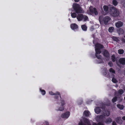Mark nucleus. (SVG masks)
<instances>
[{"label": "nucleus", "mask_w": 125, "mask_h": 125, "mask_svg": "<svg viewBox=\"0 0 125 125\" xmlns=\"http://www.w3.org/2000/svg\"><path fill=\"white\" fill-rule=\"evenodd\" d=\"M123 23V22L120 21H118V22L116 23Z\"/></svg>", "instance_id": "nucleus-46"}, {"label": "nucleus", "mask_w": 125, "mask_h": 125, "mask_svg": "<svg viewBox=\"0 0 125 125\" xmlns=\"http://www.w3.org/2000/svg\"><path fill=\"white\" fill-rule=\"evenodd\" d=\"M110 12L111 15L114 17L118 16L119 15V12L118 10L114 7H110Z\"/></svg>", "instance_id": "nucleus-3"}, {"label": "nucleus", "mask_w": 125, "mask_h": 125, "mask_svg": "<svg viewBox=\"0 0 125 125\" xmlns=\"http://www.w3.org/2000/svg\"><path fill=\"white\" fill-rule=\"evenodd\" d=\"M94 28H95V27H94V25L93 26H92L90 30L92 31H93L94 30Z\"/></svg>", "instance_id": "nucleus-41"}, {"label": "nucleus", "mask_w": 125, "mask_h": 125, "mask_svg": "<svg viewBox=\"0 0 125 125\" xmlns=\"http://www.w3.org/2000/svg\"><path fill=\"white\" fill-rule=\"evenodd\" d=\"M80 0H74V1L76 2H78Z\"/></svg>", "instance_id": "nucleus-48"}, {"label": "nucleus", "mask_w": 125, "mask_h": 125, "mask_svg": "<svg viewBox=\"0 0 125 125\" xmlns=\"http://www.w3.org/2000/svg\"><path fill=\"white\" fill-rule=\"evenodd\" d=\"M103 55L105 57L108 58L109 57V54L108 52L106 50H105L104 52Z\"/></svg>", "instance_id": "nucleus-13"}, {"label": "nucleus", "mask_w": 125, "mask_h": 125, "mask_svg": "<svg viewBox=\"0 0 125 125\" xmlns=\"http://www.w3.org/2000/svg\"><path fill=\"white\" fill-rule=\"evenodd\" d=\"M122 99H121V100L119 102H121L122 101Z\"/></svg>", "instance_id": "nucleus-50"}, {"label": "nucleus", "mask_w": 125, "mask_h": 125, "mask_svg": "<svg viewBox=\"0 0 125 125\" xmlns=\"http://www.w3.org/2000/svg\"><path fill=\"white\" fill-rule=\"evenodd\" d=\"M112 76L113 77L112 79V82L115 83H117L118 82V81L116 80V78L114 77L115 76L114 74H112Z\"/></svg>", "instance_id": "nucleus-16"}, {"label": "nucleus", "mask_w": 125, "mask_h": 125, "mask_svg": "<svg viewBox=\"0 0 125 125\" xmlns=\"http://www.w3.org/2000/svg\"><path fill=\"white\" fill-rule=\"evenodd\" d=\"M110 17L108 16H106L104 18L103 20L104 23H107L110 20Z\"/></svg>", "instance_id": "nucleus-8"}, {"label": "nucleus", "mask_w": 125, "mask_h": 125, "mask_svg": "<svg viewBox=\"0 0 125 125\" xmlns=\"http://www.w3.org/2000/svg\"><path fill=\"white\" fill-rule=\"evenodd\" d=\"M72 17L73 18H74L76 17L77 15L75 13H73L71 14Z\"/></svg>", "instance_id": "nucleus-32"}, {"label": "nucleus", "mask_w": 125, "mask_h": 125, "mask_svg": "<svg viewBox=\"0 0 125 125\" xmlns=\"http://www.w3.org/2000/svg\"><path fill=\"white\" fill-rule=\"evenodd\" d=\"M40 91L43 95H44L45 94L46 92L44 90L40 89Z\"/></svg>", "instance_id": "nucleus-31"}, {"label": "nucleus", "mask_w": 125, "mask_h": 125, "mask_svg": "<svg viewBox=\"0 0 125 125\" xmlns=\"http://www.w3.org/2000/svg\"><path fill=\"white\" fill-rule=\"evenodd\" d=\"M73 8L77 13H83L84 12L80 5L76 3H73L72 5Z\"/></svg>", "instance_id": "nucleus-2"}, {"label": "nucleus", "mask_w": 125, "mask_h": 125, "mask_svg": "<svg viewBox=\"0 0 125 125\" xmlns=\"http://www.w3.org/2000/svg\"><path fill=\"white\" fill-rule=\"evenodd\" d=\"M64 108L63 106H62L61 107H59L58 109H56V110L57 111H62L64 110Z\"/></svg>", "instance_id": "nucleus-25"}, {"label": "nucleus", "mask_w": 125, "mask_h": 125, "mask_svg": "<svg viewBox=\"0 0 125 125\" xmlns=\"http://www.w3.org/2000/svg\"><path fill=\"white\" fill-rule=\"evenodd\" d=\"M121 99H120V100H121Z\"/></svg>", "instance_id": "nucleus-54"}, {"label": "nucleus", "mask_w": 125, "mask_h": 125, "mask_svg": "<svg viewBox=\"0 0 125 125\" xmlns=\"http://www.w3.org/2000/svg\"><path fill=\"white\" fill-rule=\"evenodd\" d=\"M96 62L97 63H104V62H103V59H101L97 60L96 61Z\"/></svg>", "instance_id": "nucleus-20"}, {"label": "nucleus", "mask_w": 125, "mask_h": 125, "mask_svg": "<svg viewBox=\"0 0 125 125\" xmlns=\"http://www.w3.org/2000/svg\"><path fill=\"white\" fill-rule=\"evenodd\" d=\"M112 125H117L115 121H113L112 123Z\"/></svg>", "instance_id": "nucleus-45"}, {"label": "nucleus", "mask_w": 125, "mask_h": 125, "mask_svg": "<svg viewBox=\"0 0 125 125\" xmlns=\"http://www.w3.org/2000/svg\"><path fill=\"white\" fill-rule=\"evenodd\" d=\"M124 5H125V3H124Z\"/></svg>", "instance_id": "nucleus-51"}, {"label": "nucleus", "mask_w": 125, "mask_h": 125, "mask_svg": "<svg viewBox=\"0 0 125 125\" xmlns=\"http://www.w3.org/2000/svg\"><path fill=\"white\" fill-rule=\"evenodd\" d=\"M94 111L96 113L98 114L101 112V109L99 107H97L94 109Z\"/></svg>", "instance_id": "nucleus-15"}, {"label": "nucleus", "mask_w": 125, "mask_h": 125, "mask_svg": "<svg viewBox=\"0 0 125 125\" xmlns=\"http://www.w3.org/2000/svg\"><path fill=\"white\" fill-rule=\"evenodd\" d=\"M111 58L113 62H114L116 61V63L118 64L119 62L117 60H116L115 55L113 54L111 56Z\"/></svg>", "instance_id": "nucleus-10"}, {"label": "nucleus", "mask_w": 125, "mask_h": 125, "mask_svg": "<svg viewBox=\"0 0 125 125\" xmlns=\"http://www.w3.org/2000/svg\"><path fill=\"white\" fill-rule=\"evenodd\" d=\"M103 19V16H100L99 17V20L100 23L102 22V21Z\"/></svg>", "instance_id": "nucleus-37"}, {"label": "nucleus", "mask_w": 125, "mask_h": 125, "mask_svg": "<svg viewBox=\"0 0 125 125\" xmlns=\"http://www.w3.org/2000/svg\"><path fill=\"white\" fill-rule=\"evenodd\" d=\"M71 28L73 30H75L78 28V26L76 24H72L71 25Z\"/></svg>", "instance_id": "nucleus-14"}, {"label": "nucleus", "mask_w": 125, "mask_h": 125, "mask_svg": "<svg viewBox=\"0 0 125 125\" xmlns=\"http://www.w3.org/2000/svg\"><path fill=\"white\" fill-rule=\"evenodd\" d=\"M93 125H104L103 124L99 123L97 125L95 123H94L93 124Z\"/></svg>", "instance_id": "nucleus-38"}, {"label": "nucleus", "mask_w": 125, "mask_h": 125, "mask_svg": "<svg viewBox=\"0 0 125 125\" xmlns=\"http://www.w3.org/2000/svg\"><path fill=\"white\" fill-rule=\"evenodd\" d=\"M113 27H110L109 29V32H112V30H113Z\"/></svg>", "instance_id": "nucleus-43"}, {"label": "nucleus", "mask_w": 125, "mask_h": 125, "mask_svg": "<svg viewBox=\"0 0 125 125\" xmlns=\"http://www.w3.org/2000/svg\"><path fill=\"white\" fill-rule=\"evenodd\" d=\"M117 100V97H115L112 99V101L113 103H114Z\"/></svg>", "instance_id": "nucleus-28"}, {"label": "nucleus", "mask_w": 125, "mask_h": 125, "mask_svg": "<svg viewBox=\"0 0 125 125\" xmlns=\"http://www.w3.org/2000/svg\"><path fill=\"white\" fill-rule=\"evenodd\" d=\"M113 4L115 6H116L117 5L118 2L116 0H113L112 1Z\"/></svg>", "instance_id": "nucleus-26"}, {"label": "nucleus", "mask_w": 125, "mask_h": 125, "mask_svg": "<svg viewBox=\"0 0 125 125\" xmlns=\"http://www.w3.org/2000/svg\"><path fill=\"white\" fill-rule=\"evenodd\" d=\"M70 115L69 112H67L65 113L62 114L61 115V117L62 118H67Z\"/></svg>", "instance_id": "nucleus-6"}, {"label": "nucleus", "mask_w": 125, "mask_h": 125, "mask_svg": "<svg viewBox=\"0 0 125 125\" xmlns=\"http://www.w3.org/2000/svg\"><path fill=\"white\" fill-rule=\"evenodd\" d=\"M61 104L62 106H63L65 105V103L64 101L62 100H61Z\"/></svg>", "instance_id": "nucleus-34"}, {"label": "nucleus", "mask_w": 125, "mask_h": 125, "mask_svg": "<svg viewBox=\"0 0 125 125\" xmlns=\"http://www.w3.org/2000/svg\"><path fill=\"white\" fill-rule=\"evenodd\" d=\"M104 46L102 45L97 43L95 45V56L98 59H102V57L99 54L101 53V49L103 48Z\"/></svg>", "instance_id": "nucleus-1"}, {"label": "nucleus", "mask_w": 125, "mask_h": 125, "mask_svg": "<svg viewBox=\"0 0 125 125\" xmlns=\"http://www.w3.org/2000/svg\"><path fill=\"white\" fill-rule=\"evenodd\" d=\"M117 107L121 110L123 109L124 107V106L123 105H121L119 104H117Z\"/></svg>", "instance_id": "nucleus-18"}, {"label": "nucleus", "mask_w": 125, "mask_h": 125, "mask_svg": "<svg viewBox=\"0 0 125 125\" xmlns=\"http://www.w3.org/2000/svg\"><path fill=\"white\" fill-rule=\"evenodd\" d=\"M94 27H95V28H98L99 27V25L98 24H95L94 25Z\"/></svg>", "instance_id": "nucleus-42"}, {"label": "nucleus", "mask_w": 125, "mask_h": 125, "mask_svg": "<svg viewBox=\"0 0 125 125\" xmlns=\"http://www.w3.org/2000/svg\"><path fill=\"white\" fill-rule=\"evenodd\" d=\"M83 114L85 116H88L89 115V112L87 111H85L83 112Z\"/></svg>", "instance_id": "nucleus-21"}, {"label": "nucleus", "mask_w": 125, "mask_h": 125, "mask_svg": "<svg viewBox=\"0 0 125 125\" xmlns=\"http://www.w3.org/2000/svg\"><path fill=\"white\" fill-rule=\"evenodd\" d=\"M89 9L90 14H92L93 13H94L95 15H97L98 14V12L95 8L90 6V7Z\"/></svg>", "instance_id": "nucleus-5"}, {"label": "nucleus", "mask_w": 125, "mask_h": 125, "mask_svg": "<svg viewBox=\"0 0 125 125\" xmlns=\"http://www.w3.org/2000/svg\"><path fill=\"white\" fill-rule=\"evenodd\" d=\"M82 103V101H81L80 102H78V104L79 105H80Z\"/></svg>", "instance_id": "nucleus-44"}, {"label": "nucleus", "mask_w": 125, "mask_h": 125, "mask_svg": "<svg viewBox=\"0 0 125 125\" xmlns=\"http://www.w3.org/2000/svg\"><path fill=\"white\" fill-rule=\"evenodd\" d=\"M81 28L82 30L84 31H86L87 30V27L85 25H82Z\"/></svg>", "instance_id": "nucleus-19"}, {"label": "nucleus", "mask_w": 125, "mask_h": 125, "mask_svg": "<svg viewBox=\"0 0 125 125\" xmlns=\"http://www.w3.org/2000/svg\"><path fill=\"white\" fill-rule=\"evenodd\" d=\"M120 64H125V58H121L119 59L118 62Z\"/></svg>", "instance_id": "nucleus-11"}, {"label": "nucleus", "mask_w": 125, "mask_h": 125, "mask_svg": "<svg viewBox=\"0 0 125 125\" xmlns=\"http://www.w3.org/2000/svg\"><path fill=\"white\" fill-rule=\"evenodd\" d=\"M123 42H125V39H123L122 40Z\"/></svg>", "instance_id": "nucleus-47"}, {"label": "nucleus", "mask_w": 125, "mask_h": 125, "mask_svg": "<svg viewBox=\"0 0 125 125\" xmlns=\"http://www.w3.org/2000/svg\"><path fill=\"white\" fill-rule=\"evenodd\" d=\"M77 19L79 21H80L83 19L84 21H85L87 20L88 19V17L86 16H83V14H78L77 17Z\"/></svg>", "instance_id": "nucleus-4"}, {"label": "nucleus", "mask_w": 125, "mask_h": 125, "mask_svg": "<svg viewBox=\"0 0 125 125\" xmlns=\"http://www.w3.org/2000/svg\"><path fill=\"white\" fill-rule=\"evenodd\" d=\"M115 121L117 123L120 124H122L123 122V121L120 117H118L116 118Z\"/></svg>", "instance_id": "nucleus-7"}, {"label": "nucleus", "mask_w": 125, "mask_h": 125, "mask_svg": "<svg viewBox=\"0 0 125 125\" xmlns=\"http://www.w3.org/2000/svg\"><path fill=\"white\" fill-rule=\"evenodd\" d=\"M109 72L113 73L115 74V71L114 69L112 68H111L109 69Z\"/></svg>", "instance_id": "nucleus-24"}, {"label": "nucleus", "mask_w": 125, "mask_h": 125, "mask_svg": "<svg viewBox=\"0 0 125 125\" xmlns=\"http://www.w3.org/2000/svg\"><path fill=\"white\" fill-rule=\"evenodd\" d=\"M49 94L51 95H58L60 96V97L61 99V96L60 93L58 92H56L55 93H53L52 91L49 92Z\"/></svg>", "instance_id": "nucleus-9"}, {"label": "nucleus", "mask_w": 125, "mask_h": 125, "mask_svg": "<svg viewBox=\"0 0 125 125\" xmlns=\"http://www.w3.org/2000/svg\"><path fill=\"white\" fill-rule=\"evenodd\" d=\"M103 113L104 114V116H109L110 114V112L109 111L107 110L106 111H103Z\"/></svg>", "instance_id": "nucleus-12"}, {"label": "nucleus", "mask_w": 125, "mask_h": 125, "mask_svg": "<svg viewBox=\"0 0 125 125\" xmlns=\"http://www.w3.org/2000/svg\"><path fill=\"white\" fill-rule=\"evenodd\" d=\"M118 92L120 94H122L124 93V91L122 89H120L119 90Z\"/></svg>", "instance_id": "nucleus-36"}, {"label": "nucleus", "mask_w": 125, "mask_h": 125, "mask_svg": "<svg viewBox=\"0 0 125 125\" xmlns=\"http://www.w3.org/2000/svg\"><path fill=\"white\" fill-rule=\"evenodd\" d=\"M105 116L103 114L102 115H100L99 116L100 120L101 121L105 118Z\"/></svg>", "instance_id": "nucleus-23"}, {"label": "nucleus", "mask_w": 125, "mask_h": 125, "mask_svg": "<svg viewBox=\"0 0 125 125\" xmlns=\"http://www.w3.org/2000/svg\"><path fill=\"white\" fill-rule=\"evenodd\" d=\"M104 122L107 124H110L112 122V120L111 118H109L106 119Z\"/></svg>", "instance_id": "nucleus-17"}, {"label": "nucleus", "mask_w": 125, "mask_h": 125, "mask_svg": "<svg viewBox=\"0 0 125 125\" xmlns=\"http://www.w3.org/2000/svg\"><path fill=\"white\" fill-rule=\"evenodd\" d=\"M122 119L123 120H125V116H123L122 117Z\"/></svg>", "instance_id": "nucleus-49"}, {"label": "nucleus", "mask_w": 125, "mask_h": 125, "mask_svg": "<svg viewBox=\"0 0 125 125\" xmlns=\"http://www.w3.org/2000/svg\"><path fill=\"white\" fill-rule=\"evenodd\" d=\"M55 96L54 97V98L55 99H57L59 97V96L60 97V96L59 95H54Z\"/></svg>", "instance_id": "nucleus-40"}, {"label": "nucleus", "mask_w": 125, "mask_h": 125, "mask_svg": "<svg viewBox=\"0 0 125 125\" xmlns=\"http://www.w3.org/2000/svg\"><path fill=\"white\" fill-rule=\"evenodd\" d=\"M124 99L125 100V97Z\"/></svg>", "instance_id": "nucleus-52"}, {"label": "nucleus", "mask_w": 125, "mask_h": 125, "mask_svg": "<svg viewBox=\"0 0 125 125\" xmlns=\"http://www.w3.org/2000/svg\"><path fill=\"white\" fill-rule=\"evenodd\" d=\"M108 64L110 67H112L113 66V63L112 62H109Z\"/></svg>", "instance_id": "nucleus-39"}, {"label": "nucleus", "mask_w": 125, "mask_h": 125, "mask_svg": "<svg viewBox=\"0 0 125 125\" xmlns=\"http://www.w3.org/2000/svg\"><path fill=\"white\" fill-rule=\"evenodd\" d=\"M123 24H115L116 27L117 28H119L123 26Z\"/></svg>", "instance_id": "nucleus-33"}, {"label": "nucleus", "mask_w": 125, "mask_h": 125, "mask_svg": "<svg viewBox=\"0 0 125 125\" xmlns=\"http://www.w3.org/2000/svg\"><path fill=\"white\" fill-rule=\"evenodd\" d=\"M103 73L104 75H105L107 74L106 73V70L105 68H104L103 69Z\"/></svg>", "instance_id": "nucleus-35"}, {"label": "nucleus", "mask_w": 125, "mask_h": 125, "mask_svg": "<svg viewBox=\"0 0 125 125\" xmlns=\"http://www.w3.org/2000/svg\"><path fill=\"white\" fill-rule=\"evenodd\" d=\"M118 71H120V70H118Z\"/></svg>", "instance_id": "nucleus-53"}, {"label": "nucleus", "mask_w": 125, "mask_h": 125, "mask_svg": "<svg viewBox=\"0 0 125 125\" xmlns=\"http://www.w3.org/2000/svg\"><path fill=\"white\" fill-rule=\"evenodd\" d=\"M113 39L114 41L117 42H118L119 41V39L117 37H113Z\"/></svg>", "instance_id": "nucleus-30"}, {"label": "nucleus", "mask_w": 125, "mask_h": 125, "mask_svg": "<svg viewBox=\"0 0 125 125\" xmlns=\"http://www.w3.org/2000/svg\"><path fill=\"white\" fill-rule=\"evenodd\" d=\"M104 11L106 12H107L108 10V7L107 6H104Z\"/></svg>", "instance_id": "nucleus-29"}, {"label": "nucleus", "mask_w": 125, "mask_h": 125, "mask_svg": "<svg viewBox=\"0 0 125 125\" xmlns=\"http://www.w3.org/2000/svg\"><path fill=\"white\" fill-rule=\"evenodd\" d=\"M118 52L120 54H123L124 52V51L123 49H119L118 50Z\"/></svg>", "instance_id": "nucleus-27"}, {"label": "nucleus", "mask_w": 125, "mask_h": 125, "mask_svg": "<svg viewBox=\"0 0 125 125\" xmlns=\"http://www.w3.org/2000/svg\"><path fill=\"white\" fill-rule=\"evenodd\" d=\"M124 37L125 38V36H124Z\"/></svg>", "instance_id": "nucleus-55"}, {"label": "nucleus", "mask_w": 125, "mask_h": 125, "mask_svg": "<svg viewBox=\"0 0 125 125\" xmlns=\"http://www.w3.org/2000/svg\"><path fill=\"white\" fill-rule=\"evenodd\" d=\"M118 32L119 35L121 34H123L124 32V31L121 29H119Z\"/></svg>", "instance_id": "nucleus-22"}]
</instances>
